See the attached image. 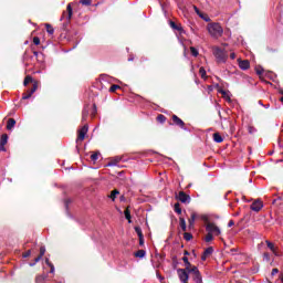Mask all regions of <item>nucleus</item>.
Segmentation results:
<instances>
[{
    "mask_svg": "<svg viewBox=\"0 0 283 283\" xmlns=\"http://www.w3.org/2000/svg\"><path fill=\"white\" fill-rule=\"evenodd\" d=\"M182 262H184L186 268L185 269H177V275H178L181 283H189V272L196 265H192L191 262H189V258H187V256L182 258Z\"/></svg>",
    "mask_w": 283,
    "mask_h": 283,
    "instance_id": "nucleus-1",
    "label": "nucleus"
},
{
    "mask_svg": "<svg viewBox=\"0 0 283 283\" xmlns=\"http://www.w3.org/2000/svg\"><path fill=\"white\" fill-rule=\"evenodd\" d=\"M208 32L212 36V39H220L222 34H224V29L218 22H212L208 24Z\"/></svg>",
    "mask_w": 283,
    "mask_h": 283,
    "instance_id": "nucleus-2",
    "label": "nucleus"
},
{
    "mask_svg": "<svg viewBox=\"0 0 283 283\" xmlns=\"http://www.w3.org/2000/svg\"><path fill=\"white\" fill-rule=\"evenodd\" d=\"M212 54L217 59V63H227V60L229 59L227 50H222L219 46L212 48Z\"/></svg>",
    "mask_w": 283,
    "mask_h": 283,
    "instance_id": "nucleus-3",
    "label": "nucleus"
},
{
    "mask_svg": "<svg viewBox=\"0 0 283 283\" xmlns=\"http://www.w3.org/2000/svg\"><path fill=\"white\" fill-rule=\"evenodd\" d=\"M74 14L73 10H72V4L69 3L66 6V11H64L62 13V18L61 21H63L64 19L66 20V22L63 23V30H67V25H70V21H72V15Z\"/></svg>",
    "mask_w": 283,
    "mask_h": 283,
    "instance_id": "nucleus-4",
    "label": "nucleus"
},
{
    "mask_svg": "<svg viewBox=\"0 0 283 283\" xmlns=\"http://www.w3.org/2000/svg\"><path fill=\"white\" fill-rule=\"evenodd\" d=\"M191 276L193 282L196 283H202V274H200V270H198V266H193L189 272L188 276Z\"/></svg>",
    "mask_w": 283,
    "mask_h": 283,
    "instance_id": "nucleus-5",
    "label": "nucleus"
},
{
    "mask_svg": "<svg viewBox=\"0 0 283 283\" xmlns=\"http://www.w3.org/2000/svg\"><path fill=\"white\" fill-rule=\"evenodd\" d=\"M87 132H90V126L85 124L81 129L77 130L76 144L80 145L82 140H85V136H87Z\"/></svg>",
    "mask_w": 283,
    "mask_h": 283,
    "instance_id": "nucleus-6",
    "label": "nucleus"
},
{
    "mask_svg": "<svg viewBox=\"0 0 283 283\" xmlns=\"http://www.w3.org/2000/svg\"><path fill=\"white\" fill-rule=\"evenodd\" d=\"M206 231L212 235H220L221 233L220 228L213 222L206 223Z\"/></svg>",
    "mask_w": 283,
    "mask_h": 283,
    "instance_id": "nucleus-7",
    "label": "nucleus"
},
{
    "mask_svg": "<svg viewBox=\"0 0 283 283\" xmlns=\"http://www.w3.org/2000/svg\"><path fill=\"white\" fill-rule=\"evenodd\" d=\"M36 90H39V82H34L32 87L27 90V92L22 94V101H28V98H32V94H34Z\"/></svg>",
    "mask_w": 283,
    "mask_h": 283,
    "instance_id": "nucleus-8",
    "label": "nucleus"
},
{
    "mask_svg": "<svg viewBox=\"0 0 283 283\" xmlns=\"http://www.w3.org/2000/svg\"><path fill=\"white\" fill-rule=\"evenodd\" d=\"M177 200H179L184 205H189V202H191V196L187 195L185 191H179Z\"/></svg>",
    "mask_w": 283,
    "mask_h": 283,
    "instance_id": "nucleus-9",
    "label": "nucleus"
},
{
    "mask_svg": "<svg viewBox=\"0 0 283 283\" xmlns=\"http://www.w3.org/2000/svg\"><path fill=\"white\" fill-rule=\"evenodd\" d=\"M264 207V203H262L261 200H255L254 202H252V205L250 206V209L252 211H255L256 213L262 211V208Z\"/></svg>",
    "mask_w": 283,
    "mask_h": 283,
    "instance_id": "nucleus-10",
    "label": "nucleus"
},
{
    "mask_svg": "<svg viewBox=\"0 0 283 283\" xmlns=\"http://www.w3.org/2000/svg\"><path fill=\"white\" fill-rule=\"evenodd\" d=\"M169 25L172 30H176L177 32H179V34H184L185 29H182V24L180 23H176L175 21H169Z\"/></svg>",
    "mask_w": 283,
    "mask_h": 283,
    "instance_id": "nucleus-11",
    "label": "nucleus"
},
{
    "mask_svg": "<svg viewBox=\"0 0 283 283\" xmlns=\"http://www.w3.org/2000/svg\"><path fill=\"white\" fill-rule=\"evenodd\" d=\"M172 123L177 127H180V129H185V122L178 115H172Z\"/></svg>",
    "mask_w": 283,
    "mask_h": 283,
    "instance_id": "nucleus-12",
    "label": "nucleus"
},
{
    "mask_svg": "<svg viewBox=\"0 0 283 283\" xmlns=\"http://www.w3.org/2000/svg\"><path fill=\"white\" fill-rule=\"evenodd\" d=\"M6 145H8V134H3L0 138V151H6Z\"/></svg>",
    "mask_w": 283,
    "mask_h": 283,
    "instance_id": "nucleus-13",
    "label": "nucleus"
},
{
    "mask_svg": "<svg viewBox=\"0 0 283 283\" xmlns=\"http://www.w3.org/2000/svg\"><path fill=\"white\" fill-rule=\"evenodd\" d=\"M240 70H249L251 67V62L249 60H239Z\"/></svg>",
    "mask_w": 283,
    "mask_h": 283,
    "instance_id": "nucleus-14",
    "label": "nucleus"
},
{
    "mask_svg": "<svg viewBox=\"0 0 283 283\" xmlns=\"http://www.w3.org/2000/svg\"><path fill=\"white\" fill-rule=\"evenodd\" d=\"M196 218H198V216L196 214V212H192L190 218L188 219V222H189L188 229L189 230L193 229V227L196 224Z\"/></svg>",
    "mask_w": 283,
    "mask_h": 283,
    "instance_id": "nucleus-15",
    "label": "nucleus"
},
{
    "mask_svg": "<svg viewBox=\"0 0 283 283\" xmlns=\"http://www.w3.org/2000/svg\"><path fill=\"white\" fill-rule=\"evenodd\" d=\"M30 83H32V85H34V83H39V81H35L34 78H32L30 75H27L24 77V81H23V85L25 87H28V85H30Z\"/></svg>",
    "mask_w": 283,
    "mask_h": 283,
    "instance_id": "nucleus-16",
    "label": "nucleus"
},
{
    "mask_svg": "<svg viewBox=\"0 0 283 283\" xmlns=\"http://www.w3.org/2000/svg\"><path fill=\"white\" fill-rule=\"evenodd\" d=\"M17 125V120L14 118H9L7 122V129L10 132Z\"/></svg>",
    "mask_w": 283,
    "mask_h": 283,
    "instance_id": "nucleus-17",
    "label": "nucleus"
},
{
    "mask_svg": "<svg viewBox=\"0 0 283 283\" xmlns=\"http://www.w3.org/2000/svg\"><path fill=\"white\" fill-rule=\"evenodd\" d=\"M212 138L214 143H224V138H222V135H220V133H214L212 135Z\"/></svg>",
    "mask_w": 283,
    "mask_h": 283,
    "instance_id": "nucleus-18",
    "label": "nucleus"
},
{
    "mask_svg": "<svg viewBox=\"0 0 283 283\" xmlns=\"http://www.w3.org/2000/svg\"><path fill=\"white\" fill-rule=\"evenodd\" d=\"M265 243H266L268 249H270V251H272V253L277 255L275 244H273V242H271V241H265Z\"/></svg>",
    "mask_w": 283,
    "mask_h": 283,
    "instance_id": "nucleus-19",
    "label": "nucleus"
},
{
    "mask_svg": "<svg viewBox=\"0 0 283 283\" xmlns=\"http://www.w3.org/2000/svg\"><path fill=\"white\" fill-rule=\"evenodd\" d=\"M179 226L182 231H187V221L185 220V218H179Z\"/></svg>",
    "mask_w": 283,
    "mask_h": 283,
    "instance_id": "nucleus-20",
    "label": "nucleus"
},
{
    "mask_svg": "<svg viewBox=\"0 0 283 283\" xmlns=\"http://www.w3.org/2000/svg\"><path fill=\"white\" fill-rule=\"evenodd\" d=\"M126 220H128L129 223H132V211H129V207H127L124 211Z\"/></svg>",
    "mask_w": 283,
    "mask_h": 283,
    "instance_id": "nucleus-21",
    "label": "nucleus"
},
{
    "mask_svg": "<svg viewBox=\"0 0 283 283\" xmlns=\"http://www.w3.org/2000/svg\"><path fill=\"white\" fill-rule=\"evenodd\" d=\"M145 255H147V252L145 250H138L134 253L135 258H145Z\"/></svg>",
    "mask_w": 283,
    "mask_h": 283,
    "instance_id": "nucleus-22",
    "label": "nucleus"
},
{
    "mask_svg": "<svg viewBox=\"0 0 283 283\" xmlns=\"http://www.w3.org/2000/svg\"><path fill=\"white\" fill-rule=\"evenodd\" d=\"M120 193V191H118L117 189L113 190L111 192V195L108 196V198H111V200H116V196H118Z\"/></svg>",
    "mask_w": 283,
    "mask_h": 283,
    "instance_id": "nucleus-23",
    "label": "nucleus"
},
{
    "mask_svg": "<svg viewBox=\"0 0 283 283\" xmlns=\"http://www.w3.org/2000/svg\"><path fill=\"white\" fill-rule=\"evenodd\" d=\"M87 116H90V111L87 108H84L82 112V122L87 120Z\"/></svg>",
    "mask_w": 283,
    "mask_h": 283,
    "instance_id": "nucleus-24",
    "label": "nucleus"
},
{
    "mask_svg": "<svg viewBox=\"0 0 283 283\" xmlns=\"http://www.w3.org/2000/svg\"><path fill=\"white\" fill-rule=\"evenodd\" d=\"M184 240H186V242H189L190 240H193V234H191L190 232H185L184 233Z\"/></svg>",
    "mask_w": 283,
    "mask_h": 283,
    "instance_id": "nucleus-25",
    "label": "nucleus"
},
{
    "mask_svg": "<svg viewBox=\"0 0 283 283\" xmlns=\"http://www.w3.org/2000/svg\"><path fill=\"white\" fill-rule=\"evenodd\" d=\"M45 28H46L48 34H54V27H52V24L46 23Z\"/></svg>",
    "mask_w": 283,
    "mask_h": 283,
    "instance_id": "nucleus-26",
    "label": "nucleus"
},
{
    "mask_svg": "<svg viewBox=\"0 0 283 283\" xmlns=\"http://www.w3.org/2000/svg\"><path fill=\"white\" fill-rule=\"evenodd\" d=\"M213 253V247H209L203 251V254L209 258Z\"/></svg>",
    "mask_w": 283,
    "mask_h": 283,
    "instance_id": "nucleus-27",
    "label": "nucleus"
},
{
    "mask_svg": "<svg viewBox=\"0 0 283 283\" xmlns=\"http://www.w3.org/2000/svg\"><path fill=\"white\" fill-rule=\"evenodd\" d=\"M98 156H101V153H93L91 155V160H93V163H96V160H98Z\"/></svg>",
    "mask_w": 283,
    "mask_h": 283,
    "instance_id": "nucleus-28",
    "label": "nucleus"
},
{
    "mask_svg": "<svg viewBox=\"0 0 283 283\" xmlns=\"http://www.w3.org/2000/svg\"><path fill=\"white\" fill-rule=\"evenodd\" d=\"M199 74L201 78H207V71L205 70V67L199 69Z\"/></svg>",
    "mask_w": 283,
    "mask_h": 283,
    "instance_id": "nucleus-29",
    "label": "nucleus"
},
{
    "mask_svg": "<svg viewBox=\"0 0 283 283\" xmlns=\"http://www.w3.org/2000/svg\"><path fill=\"white\" fill-rule=\"evenodd\" d=\"M157 120H158V123H165L167 120V117L163 114H159L157 116Z\"/></svg>",
    "mask_w": 283,
    "mask_h": 283,
    "instance_id": "nucleus-30",
    "label": "nucleus"
},
{
    "mask_svg": "<svg viewBox=\"0 0 283 283\" xmlns=\"http://www.w3.org/2000/svg\"><path fill=\"white\" fill-rule=\"evenodd\" d=\"M175 212L178 213V216H180V213H182V209L180 208V203H175Z\"/></svg>",
    "mask_w": 283,
    "mask_h": 283,
    "instance_id": "nucleus-31",
    "label": "nucleus"
},
{
    "mask_svg": "<svg viewBox=\"0 0 283 283\" xmlns=\"http://www.w3.org/2000/svg\"><path fill=\"white\" fill-rule=\"evenodd\" d=\"M135 232L137 233L138 238H144L143 229H140V227H135Z\"/></svg>",
    "mask_w": 283,
    "mask_h": 283,
    "instance_id": "nucleus-32",
    "label": "nucleus"
},
{
    "mask_svg": "<svg viewBox=\"0 0 283 283\" xmlns=\"http://www.w3.org/2000/svg\"><path fill=\"white\" fill-rule=\"evenodd\" d=\"M206 242H212L213 241V234H211L210 232L207 233L206 238H205Z\"/></svg>",
    "mask_w": 283,
    "mask_h": 283,
    "instance_id": "nucleus-33",
    "label": "nucleus"
},
{
    "mask_svg": "<svg viewBox=\"0 0 283 283\" xmlns=\"http://www.w3.org/2000/svg\"><path fill=\"white\" fill-rule=\"evenodd\" d=\"M263 259L265 260V262H271V254H269V252H264Z\"/></svg>",
    "mask_w": 283,
    "mask_h": 283,
    "instance_id": "nucleus-34",
    "label": "nucleus"
},
{
    "mask_svg": "<svg viewBox=\"0 0 283 283\" xmlns=\"http://www.w3.org/2000/svg\"><path fill=\"white\" fill-rule=\"evenodd\" d=\"M80 3H82V6H92V0H80Z\"/></svg>",
    "mask_w": 283,
    "mask_h": 283,
    "instance_id": "nucleus-35",
    "label": "nucleus"
},
{
    "mask_svg": "<svg viewBox=\"0 0 283 283\" xmlns=\"http://www.w3.org/2000/svg\"><path fill=\"white\" fill-rule=\"evenodd\" d=\"M116 90H120V86L116 85V84H113L111 87H109V92H116Z\"/></svg>",
    "mask_w": 283,
    "mask_h": 283,
    "instance_id": "nucleus-36",
    "label": "nucleus"
},
{
    "mask_svg": "<svg viewBox=\"0 0 283 283\" xmlns=\"http://www.w3.org/2000/svg\"><path fill=\"white\" fill-rule=\"evenodd\" d=\"M34 45H41V39L39 36L33 38Z\"/></svg>",
    "mask_w": 283,
    "mask_h": 283,
    "instance_id": "nucleus-37",
    "label": "nucleus"
},
{
    "mask_svg": "<svg viewBox=\"0 0 283 283\" xmlns=\"http://www.w3.org/2000/svg\"><path fill=\"white\" fill-rule=\"evenodd\" d=\"M255 72H256L258 76H262V74H264V69L256 67Z\"/></svg>",
    "mask_w": 283,
    "mask_h": 283,
    "instance_id": "nucleus-38",
    "label": "nucleus"
},
{
    "mask_svg": "<svg viewBox=\"0 0 283 283\" xmlns=\"http://www.w3.org/2000/svg\"><path fill=\"white\" fill-rule=\"evenodd\" d=\"M190 52H191L192 56H198V50L196 48L191 46Z\"/></svg>",
    "mask_w": 283,
    "mask_h": 283,
    "instance_id": "nucleus-39",
    "label": "nucleus"
},
{
    "mask_svg": "<svg viewBox=\"0 0 283 283\" xmlns=\"http://www.w3.org/2000/svg\"><path fill=\"white\" fill-rule=\"evenodd\" d=\"M43 256L41 255H38L35 259H34V263H31L30 266H34V264H36V262H41Z\"/></svg>",
    "mask_w": 283,
    "mask_h": 283,
    "instance_id": "nucleus-40",
    "label": "nucleus"
},
{
    "mask_svg": "<svg viewBox=\"0 0 283 283\" xmlns=\"http://www.w3.org/2000/svg\"><path fill=\"white\" fill-rule=\"evenodd\" d=\"M96 112H97L96 104H93V112L91 113V116L93 118L96 116Z\"/></svg>",
    "mask_w": 283,
    "mask_h": 283,
    "instance_id": "nucleus-41",
    "label": "nucleus"
},
{
    "mask_svg": "<svg viewBox=\"0 0 283 283\" xmlns=\"http://www.w3.org/2000/svg\"><path fill=\"white\" fill-rule=\"evenodd\" d=\"M30 255H32V250H28L27 252H24L22 254V258H30Z\"/></svg>",
    "mask_w": 283,
    "mask_h": 283,
    "instance_id": "nucleus-42",
    "label": "nucleus"
},
{
    "mask_svg": "<svg viewBox=\"0 0 283 283\" xmlns=\"http://www.w3.org/2000/svg\"><path fill=\"white\" fill-rule=\"evenodd\" d=\"M139 247H145V237H139Z\"/></svg>",
    "mask_w": 283,
    "mask_h": 283,
    "instance_id": "nucleus-43",
    "label": "nucleus"
},
{
    "mask_svg": "<svg viewBox=\"0 0 283 283\" xmlns=\"http://www.w3.org/2000/svg\"><path fill=\"white\" fill-rule=\"evenodd\" d=\"M39 255H41V258H43V255H45V247L40 248V254Z\"/></svg>",
    "mask_w": 283,
    "mask_h": 283,
    "instance_id": "nucleus-44",
    "label": "nucleus"
},
{
    "mask_svg": "<svg viewBox=\"0 0 283 283\" xmlns=\"http://www.w3.org/2000/svg\"><path fill=\"white\" fill-rule=\"evenodd\" d=\"M279 273H280V270H279L277 268H274V269L272 270L271 275H277Z\"/></svg>",
    "mask_w": 283,
    "mask_h": 283,
    "instance_id": "nucleus-45",
    "label": "nucleus"
},
{
    "mask_svg": "<svg viewBox=\"0 0 283 283\" xmlns=\"http://www.w3.org/2000/svg\"><path fill=\"white\" fill-rule=\"evenodd\" d=\"M201 19H203V21H207V22L211 21L209 15H207L206 13H203V18H201Z\"/></svg>",
    "mask_w": 283,
    "mask_h": 283,
    "instance_id": "nucleus-46",
    "label": "nucleus"
},
{
    "mask_svg": "<svg viewBox=\"0 0 283 283\" xmlns=\"http://www.w3.org/2000/svg\"><path fill=\"white\" fill-rule=\"evenodd\" d=\"M118 163H120V158L117 157L112 161V165H118Z\"/></svg>",
    "mask_w": 283,
    "mask_h": 283,
    "instance_id": "nucleus-47",
    "label": "nucleus"
},
{
    "mask_svg": "<svg viewBox=\"0 0 283 283\" xmlns=\"http://www.w3.org/2000/svg\"><path fill=\"white\" fill-rule=\"evenodd\" d=\"M234 224H235V222H234L233 220H230V221L228 222V227H229V228L233 227Z\"/></svg>",
    "mask_w": 283,
    "mask_h": 283,
    "instance_id": "nucleus-48",
    "label": "nucleus"
},
{
    "mask_svg": "<svg viewBox=\"0 0 283 283\" xmlns=\"http://www.w3.org/2000/svg\"><path fill=\"white\" fill-rule=\"evenodd\" d=\"M45 264H46L48 266H51L52 262H50V259H45Z\"/></svg>",
    "mask_w": 283,
    "mask_h": 283,
    "instance_id": "nucleus-49",
    "label": "nucleus"
},
{
    "mask_svg": "<svg viewBox=\"0 0 283 283\" xmlns=\"http://www.w3.org/2000/svg\"><path fill=\"white\" fill-rule=\"evenodd\" d=\"M50 266V273H54V264L49 265Z\"/></svg>",
    "mask_w": 283,
    "mask_h": 283,
    "instance_id": "nucleus-50",
    "label": "nucleus"
},
{
    "mask_svg": "<svg viewBox=\"0 0 283 283\" xmlns=\"http://www.w3.org/2000/svg\"><path fill=\"white\" fill-rule=\"evenodd\" d=\"M198 17H200V19H205V13L201 11Z\"/></svg>",
    "mask_w": 283,
    "mask_h": 283,
    "instance_id": "nucleus-51",
    "label": "nucleus"
},
{
    "mask_svg": "<svg viewBox=\"0 0 283 283\" xmlns=\"http://www.w3.org/2000/svg\"><path fill=\"white\" fill-rule=\"evenodd\" d=\"M207 255H205V253L201 255V260H202V262H205V260H207Z\"/></svg>",
    "mask_w": 283,
    "mask_h": 283,
    "instance_id": "nucleus-52",
    "label": "nucleus"
},
{
    "mask_svg": "<svg viewBox=\"0 0 283 283\" xmlns=\"http://www.w3.org/2000/svg\"><path fill=\"white\" fill-rule=\"evenodd\" d=\"M157 277H158L159 280H165V277H163V275H160V273H158V272H157Z\"/></svg>",
    "mask_w": 283,
    "mask_h": 283,
    "instance_id": "nucleus-53",
    "label": "nucleus"
},
{
    "mask_svg": "<svg viewBox=\"0 0 283 283\" xmlns=\"http://www.w3.org/2000/svg\"><path fill=\"white\" fill-rule=\"evenodd\" d=\"M195 11L197 12V14L201 12L200 9H198V7H195Z\"/></svg>",
    "mask_w": 283,
    "mask_h": 283,
    "instance_id": "nucleus-54",
    "label": "nucleus"
},
{
    "mask_svg": "<svg viewBox=\"0 0 283 283\" xmlns=\"http://www.w3.org/2000/svg\"><path fill=\"white\" fill-rule=\"evenodd\" d=\"M230 59H232V60L235 59V53H231Z\"/></svg>",
    "mask_w": 283,
    "mask_h": 283,
    "instance_id": "nucleus-55",
    "label": "nucleus"
},
{
    "mask_svg": "<svg viewBox=\"0 0 283 283\" xmlns=\"http://www.w3.org/2000/svg\"><path fill=\"white\" fill-rule=\"evenodd\" d=\"M33 54H34L35 56H39V52H38V51H33Z\"/></svg>",
    "mask_w": 283,
    "mask_h": 283,
    "instance_id": "nucleus-56",
    "label": "nucleus"
},
{
    "mask_svg": "<svg viewBox=\"0 0 283 283\" xmlns=\"http://www.w3.org/2000/svg\"><path fill=\"white\" fill-rule=\"evenodd\" d=\"M70 202H72L70 199H67V200L65 201L66 207H67V205H70Z\"/></svg>",
    "mask_w": 283,
    "mask_h": 283,
    "instance_id": "nucleus-57",
    "label": "nucleus"
},
{
    "mask_svg": "<svg viewBox=\"0 0 283 283\" xmlns=\"http://www.w3.org/2000/svg\"><path fill=\"white\" fill-rule=\"evenodd\" d=\"M184 254H185V255H189V251H185Z\"/></svg>",
    "mask_w": 283,
    "mask_h": 283,
    "instance_id": "nucleus-58",
    "label": "nucleus"
},
{
    "mask_svg": "<svg viewBox=\"0 0 283 283\" xmlns=\"http://www.w3.org/2000/svg\"><path fill=\"white\" fill-rule=\"evenodd\" d=\"M280 279H281V282L283 283V274H281Z\"/></svg>",
    "mask_w": 283,
    "mask_h": 283,
    "instance_id": "nucleus-59",
    "label": "nucleus"
},
{
    "mask_svg": "<svg viewBox=\"0 0 283 283\" xmlns=\"http://www.w3.org/2000/svg\"><path fill=\"white\" fill-rule=\"evenodd\" d=\"M220 93H221V94H227V92H224V91H220Z\"/></svg>",
    "mask_w": 283,
    "mask_h": 283,
    "instance_id": "nucleus-60",
    "label": "nucleus"
},
{
    "mask_svg": "<svg viewBox=\"0 0 283 283\" xmlns=\"http://www.w3.org/2000/svg\"><path fill=\"white\" fill-rule=\"evenodd\" d=\"M281 103H283V96L280 98Z\"/></svg>",
    "mask_w": 283,
    "mask_h": 283,
    "instance_id": "nucleus-61",
    "label": "nucleus"
},
{
    "mask_svg": "<svg viewBox=\"0 0 283 283\" xmlns=\"http://www.w3.org/2000/svg\"><path fill=\"white\" fill-rule=\"evenodd\" d=\"M219 116H222L220 112H219Z\"/></svg>",
    "mask_w": 283,
    "mask_h": 283,
    "instance_id": "nucleus-62",
    "label": "nucleus"
}]
</instances>
